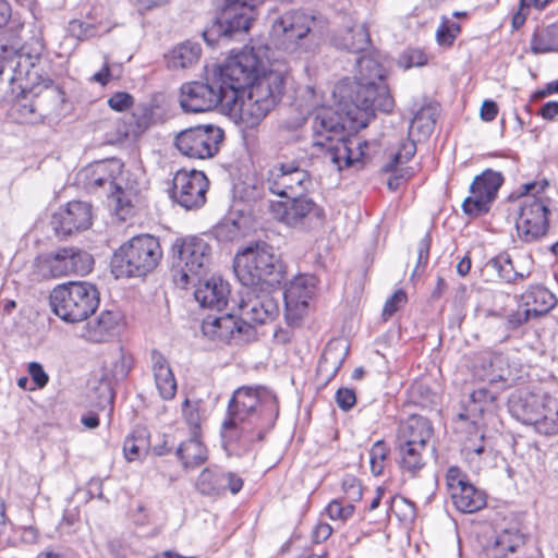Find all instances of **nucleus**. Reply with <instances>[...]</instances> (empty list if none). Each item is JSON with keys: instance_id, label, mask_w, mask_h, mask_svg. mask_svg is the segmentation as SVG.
Wrapping results in <instances>:
<instances>
[{"instance_id": "f257e3e1", "label": "nucleus", "mask_w": 558, "mask_h": 558, "mask_svg": "<svg viewBox=\"0 0 558 558\" xmlns=\"http://www.w3.org/2000/svg\"><path fill=\"white\" fill-rule=\"evenodd\" d=\"M268 53L267 46L245 47L222 65L206 66L204 81L181 86L180 106L185 112H207L222 105L245 128L257 126L281 98L289 72Z\"/></svg>"}, {"instance_id": "f03ea898", "label": "nucleus", "mask_w": 558, "mask_h": 558, "mask_svg": "<svg viewBox=\"0 0 558 558\" xmlns=\"http://www.w3.org/2000/svg\"><path fill=\"white\" fill-rule=\"evenodd\" d=\"M356 63L359 73L355 76L354 96H350L353 108L348 109L347 116L365 128L376 110L391 112L395 100L385 83L386 71L377 60L364 56Z\"/></svg>"}, {"instance_id": "7ed1b4c3", "label": "nucleus", "mask_w": 558, "mask_h": 558, "mask_svg": "<svg viewBox=\"0 0 558 558\" xmlns=\"http://www.w3.org/2000/svg\"><path fill=\"white\" fill-rule=\"evenodd\" d=\"M313 144L325 148V158L338 170L350 167L364 155L362 143L357 137H345L342 117L331 108L315 111L313 122Z\"/></svg>"}, {"instance_id": "20e7f679", "label": "nucleus", "mask_w": 558, "mask_h": 558, "mask_svg": "<svg viewBox=\"0 0 558 558\" xmlns=\"http://www.w3.org/2000/svg\"><path fill=\"white\" fill-rule=\"evenodd\" d=\"M269 411L277 413L276 397L266 388L240 387L228 405L227 418L222 423L221 435L227 444H252L255 438L245 425L247 418L256 413Z\"/></svg>"}, {"instance_id": "39448f33", "label": "nucleus", "mask_w": 558, "mask_h": 558, "mask_svg": "<svg viewBox=\"0 0 558 558\" xmlns=\"http://www.w3.org/2000/svg\"><path fill=\"white\" fill-rule=\"evenodd\" d=\"M123 167L121 160L112 158L98 161L85 170L86 186L94 192L99 189L109 191L116 204V214L121 220L130 215L141 192L138 183L130 178Z\"/></svg>"}, {"instance_id": "423d86ee", "label": "nucleus", "mask_w": 558, "mask_h": 558, "mask_svg": "<svg viewBox=\"0 0 558 558\" xmlns=\"http://www.w3.org/2000/svg\"><path fill=\"white\" fill-rule=\"evenodd\" d=\"M162 258L157 238L150 234L133 236L122 244L111 259L112 272L117 278L143 277L153 271Z\"/></svg>"}, {"instance_id": "0eeeda50", "label": "nucleus", "mask_w": 558, "mask_h": 558, "mask_svg": "<svg viewBox=\"0 0 558 558\" xmlns=\"http://www.w3.org/2000/svg\"><path fill=\"white\" fill-rule=\"evenodd\" d=\"M52 312L68 324L88 319L99 305L97 288L86 281H71L57 286L50 293Z\"/></svg>"}, {"instance_id": "6e6552de", "label": "nucleus", "mask_w": 558, "mask_h": 558, "mask_svg": "<svg viewBox=\"0 0 558 558\" xmlns=\"http://www.w3.org/2000/svg\"><path fill=\"white\" fill-rule=\"evenodd\" d=\"M508 404L518 421L533 426L537 433L545 436L558 433V401L553 397L521 390L511 395Z\"/></svg>"}, {"instance_id": "1a4fd4ad", "label": "nucleus", "mask_w": 558, "mask_h": 558, "mask_svg": "<svg viewBox=\"0 0 558 558\" xmlns=\"http://www.w3.org/2000/svg\"><path fill=\"white\" fill-rule=\"evenodd\" d=\"M234 272L245 287L259 283L279 284L283 278L281 265L266 243H256L236 254L233 263Z\"/></svg>"}, {"instance_id": "9d476101", "label": "nucleus", "mask_w": 558, "mask_h": 558, "mask_svg": "<svg viewBox=\"0 0 558 558\" xmlns=\"http://www.w3.org/2000/svg\"><path fill=\"white\" fill-rule=\"evenodd\" d=\"M316 24L314 15L291 10L277 17L271 27L272 36L288 53H311L318 45L313 32Z\"/></svg>"}, {"instance_id": "9b49d317", "label": "nucleus", "mask_w": 558, "mask_h": 558, "mask_svg": "<svg viewBox=\"0 0 558 558\" xmlns=\"http://www.w3.org/2000/svg\"><path fill=\"white\" fill-rule=\"evenodd\" d=\"M174 267L180 274L178 282L186 286L202 278L208 270L211 247L203 239L191 236L177 240L172 245Z\"/></svg>"}, {"instance_id": "f8f14e48", "label": "nucleus", "mask_w": 558, "mask_h": 558, "mask_svg": "<svg viewBox=\"0 0 558 558\" xmlns=\"http://www.w3.org/2000/svg\"><path fill=\"white\" fill-rule=\"evenodd\" d=\"M222 129L216 125H197L189 128L177 134L174 145L178 150L194 159L213 158L223 141Z\"/></svg>"}, {"instance_id": "ddd939ff", "label": "nucleus", "mask_w": 558, "mask_h": 558, "mask_svg": "<svg viewBox=\"0 0 558 558\" xmlns=\"http://www.w3.org/2000/svg\"><path fill=\"white\" fill-rule=\"evenodd\" d=\"M270 211L275 219L288 227L300 229H313L324 222V209L311 198L299 196L288 198L286 202H277L270 205Z\"/></svg>"}, {"instance_id": "4468645a", "label": "nucleus", "mask_w": 558, "mask_h": 558, "mask_svg": "<svg viewBox=\"0 0 558 558\" xmlns=\"http://www.w3.org/2000/svg\"><path fill=\"white\" fill-rule=\"evenodd\" d=\"M265 184L272 194L288 199L304 196L312 186V180L305 169L291 161L270 168Z\"/></svg>"}, {"instance_id": "2eb2a0df", "label": "nucleus", "mask_w": 558, "mask_h": 558, "mask_svg": "<svg viewBox=\"0 0 558 558\" xmlns=\"http://www.w3.org/2000/svg\"><path fill=\"white\" fill-rule=\"evenodd\" d=\"M39 265L44 274L52 278L84 276L93 269L94 258L84 250L62 247L40 258Z\"/></svg>"}, {"instance_id": "dca6fc26", "label": "nucleus", "mask_w": 558, "mask_h": 558, "mask_svg": "<svg viewBox=\"0 0 558 558\" xmlns=\"http://www.w3.org/2000/svg\"><path fill=\"white\" fill-rule=\"evenodd\" d=\"M446 485L454 507L460 512L474 513L485 507V493L476 488L459 468L450 466L448 469Z\"/></svg>"}, {"instance_id": "f3484780", "label": "nucleus", "mask_w": 558, "mask_h": 558, "mask_svg": "<svg viewBox=\"0 0 558 558\" xmlns=\"http://www.w3.org/2000/svg\"><path fill=\"white\" fill-rule=\"evenodd\" d=\"M502 182L501 173L493 170L475 177L470 186V195L462 203L463 211L471 217L488 213Z\"/></svg>"}, {"instance_id": "a211bd4d", "label": "nucleus", "mask_w": 558, "mask_h": 558, "mask_svg": "<svg viewBox=\"0 0 558 558\" xmlns=\"http://www.w3.org/2000/svg\"><path fill=\"white\" fill-rule=\"evenodd\" d=\"M208 180L197 170H179L173 178L171 196L185 209L199 208L205 204Z\"/></svg>"}, {"instance_id": "6ab92c4d", "label": "nucleus", "mask_w": 558, "mask_h": 558, "mask_svg": "<svg viewBox=\"0 0 558 558\" xmlns=\"http://www.w3.org/2000/svg\"><path fill=\"white\" fill-rule=\"evenodd\" d=\"M315 293V278L298 276L284 289V317L290 326H298L307 313L308 302Z\"/></svg>"}, {"instance_id": "aec40b11", "label": "nucleus", "mask_w": 558, "mask_h": 558, "mask_svg": "<svg viewBox=\"0 0 558 558\" xmlns=\"http://www.w3.org/2000/svg\"><path fill=\"white\" fill-rule=\"evenodd\" d=\"M240 317L243 323L253 327V324H266L278 315L277 300L265 291H257L256 287H246L239 304Z\"/></svg>"}, {"instance_id": "412c9836", "label": "nucleus", "mask_w": 558, "mask_h": 558, "mask_svg": "<svg viewBox=\"0 0 558 558\" xmlns=\"http://www.w3.org/2000/svg\"><path fill=\"white\" fill-rule=\"evenodd\" d=\"M202 331L210 339L236 343L246 341L254 336V328L243 323L241 317L235 318L232 314L207 316L203 320Z\"/></svg>"}, {"instance_id": "4be33fe9", "label": "nucleus", "mask_w": 558, "mask_h": 558, "mask_svg": "<svg viewBox=\"0 0 558 558\" xmlns=\"http://www.w3.org/2000/svg\"><path fill=\"white\" fill-rule=\"evenodd\" d=\"M548 208L543 199L533 198L526 201L520 210L515 221L519 236L531 242L543 236L548 229Z\"/></svg>"}, {"instance_id": "5701e85b", "label": "nucleus", "mask_w": 558, "mask_h": 558, "mask_svg": "<svg viewBox=\"0 0 558 558\" xmlns=\"http://www.w3.org/2000/svg\"><path fill=\"white\" fill-rule=\"evenodd\" d=\"M92 225V206L88 203L73 201L59 208L52 215L51 227L60 238L71 235L73 232L86 230Z\"/></svg>"}, {"instance_id": "b1692460", "label": "nucleus", "mask_w": 558, "mask_h": 558, "mask_svg": "<svg viewBox=\"0 0 558 558\" xmlns=\"http://www.w3.org/2000/svg\"><path fill=\"white\" fill-rule=\"evenodd\" d=\"M246 0H232L219 17L218 24L210 31L223 38H232L248 31L252 23L253 9Z\"/></svg>"}, {"instance_id": "393cba45", "label": "nucleus", "mask_w": 558, "mask_h": 558, "mask_svg": "<svg viewBox=\"0 0 558 558\" xmlns=\"http://www.w3.org/2000/svg\"><path fill=\"white\" fill-rule=\"evenodd\" d=\"M243 487V480L234 473L222 472L217 468L204 469L197 477L195 488L205 496H220L226 490L238 494Z\"/></svg>"}, {"instance_id": "a878e982", "label": "nucleus", "mask_w": 558, "mask_h": 558, "mask_svg": "<svg viewBox=\"0 0 558 558\" xmlns=\"http://www.w3.org/2000/svg\"><path fill=\"white\" fill-rule=\"evenodd\" d=\"M39 58L25 53H16L2 65L7 81L16 85L22 93L27 92L37 81L36 63Z\"/></svg>"}, {"instance_id": "bb28decb", "label": "nucleus", "mask_w": 558, "mask_h": 558, "mask_svg": "<svg viewBox=\"0 0 558 558\" xmlns=\"http://www.w3.org/2000/svg\"><path fill=\"white\" fill-rule=\"evenodd\" d=\"M196 288L194 296L202 307L221 311L227 304L230 295L229 283L220 277L209 279H197L192 282Z\"/></svg>"}, {"instance_id": "cd10ccee", "label": "nucleus", "mask_w": 558, "mask_h": 558, "mask_svg": "<svg viewBox=\"0 0 558 558\" xmlns=\"http://www.w3.org/2000/svg\"><path fill=\"white\" fill-rule=\"evenodd\" d=\"M121 318V314L118 312L101 311L97 316L87 320L82 337L90 342H106L117 333Z\"/></svg>"}, {"instance_id": "c85d7f7f", "label": "nucleus", "mask_w": 558, "mask_h": 558, "mask_svg": "<svg viewBox=\"0 0 558 558\" xmlns=\"http://www.w3.org/2000/svg\"><path fill=\"white\" fill-rule=\"evenodd\" d=\"M433 435L429 421L420 415H412L400 424L396 444L427 448Z\"/></svg>"}, {"instance_id": "c756f323", "label": "nucleus", "mask_w": 558, "mask_h": 558, "mask_svg": "<svg viewBox=\"0 0 558 558\" xmlns=\"http://www.w3.org/2000/svg\"><path fill=\"white\" fill-rule=\"evenodd\" d=\"M151 371L160 397L171 400L177 392V380L167 359L156 350L151 352Z\"/></svg>"}, {"instance_id": "7c9ffc66", "label": "nucleus", "mask_w": 558, "mask_h": 558, "mask_svg": "<svg viewBox=\"0 0 558 558\" xmlns=\"http://www.w3.org/2000/svg\"><path fill=\"white\" fill-rule=\"evenodd\" d=\"M396 444L397 463L403 475L417 477L426 465L427 448Z\"/></svg>"}, {"instance_id": "2f4dec72", "label": "nucleus", "mask_w": 558, "mask_h": 558, "mask_svg": "<svg viewBox=\"0 0 558 558\" xmlns=\"http://www.w3.org/2000/svg\"><path fill=\"white\" fill-rule=\"evenodd\" d=\"M524 306L534 316L547 314L557 304V298L543 286H533L522 294Z\"/></svg>"}, {"instance_id": "473e14b6", "label": "nucleus", "mask_w": 558, "mask_h": 558, "mask_svg": "<svg viewBox=\"0 0 558 558\" xmlns=\"http://www.w3.org/2000/svg\"><path fill=\"white\" fill-rule=\"evenodd\" d=\"M11 117L17 123H38L46 116V110L41 106L40 98H29L23 93V97L17 99L11 107Z\"/></svg>"}, {"instance_id": "72a5a7b5", "label": "nucleus", "mask_w": 558, "mask_h": 558, "mask_svg": "<svg viewBox=\"0 0 558 558\" xmlns=\"http://www.w3.org/2000/svg\"><path fill=\"white\" fill-rule=\"evenodd\" d=\"M177 456L184 469H195L202 465L208 458L207 449L199 440V435H191V438L181 442L177 449Z\"/></svg>"}, {"instance_id": "f704fd0d", "label": "nucleus", "mask_w": 558, "mask_h": 558, "mask_svg": "<svg viewBox=\"0 0 558 558\" xmlns=\"http://www.w3.org/2000/svg\"><path fill=\"white\" fill-rule=\"evenodd\" d=\"M201 57V46L197 43L184 41L168 56V65L172 69H185L198 61Z\"/></svg>"}, {"instance_id": "c9c22d12", "label": "nucleus", "mask_w": 558, "mask_h": 558, "mask_svg": "<svg viewBox=\"0 0 558 558\" xmlns=\"http://www.w3.org/2000/svg\"><path fill=\"white\" fill-rule=\"evenodd\" d=\"M436 123V108L432 105L422 107L413 117L409 129V136L427 137L432 134Z\"/></svg>"}, {"instance_id": "e433bc0d", "label": "nucleus", "mask_w": 558, "mask_h": 558, "mask_svg": "<svg viewBox=\"0 0 558 558\" xmlns=\"http://www.w3.org/2000/svg\"><path fill=\"white\" fill-rule=\"evenodd\" d=\"M340 45L343 49L351 52H362L371 45V36L364 24L354 25L349 28L340 38Z\"/></svg>"}, {"instance_id": "4c0bfd02", "label": "nucleus", "mask_w": 558, "mask_h": 558, "mask_svg": "<svg viewBox=\"0 0 558 558\" xmlns=\"http://www.w3.org/2000/svg\"><path fill=\"white\" fill-rule=\"evenodd\" d=\"M534 54L558 51V24L549 25L535 33L530 43Z\"/></svg>"}, {"instance_id": "58836bf2", "label": "nucleus", "mask_w": 558, "mask_h": 558, "mask_svg": "<svg viewBox=\"0 0 558 558\" xmlns=\"http://www.w3.org/2000/svg\"><path fill=\"white\" fill-rule=\"evenodd\" d=\"M489 265L498 272V276L508 283L523 280L529 274L515 270L513 262L508 253H501L489 260Z\"/></svg>"}, {"instance_id": "ea45409f", "label": "nucleus", "mask_w": 558, "mask_h": 558, "mask_svg": "<svg viewBox=\"0 0 558 558\" xmlns=\"http://www.w3.org/2000/svg\"><path fill=\"white\" fill-rule=\"evenodd\" d=\"M150 447L146 430H137L124 440L123 451L129 461L140 459Z\"/></svg>"}, {"instance_id": "a19ab883", "label": "nucleus", "mask_w": 558, "mask_h": 558, "mask_svg": "<svg viewBox=\"0 0 558 558\" xmlns=\"http://www.w3.org/2000/svg\"><path fill=\"white\" fill-rule=\"evenodd\" d=\"M337 351V347L332 343L326 348L318 364L319 372L328 373L330 377L336 375V373L341 367L347 354L345 350L343 349H341L339 352Z\"/></svg>"}, {"instance_id": "79ce46f5", "label": "nucleus", "mask_w": 558, "mask_h": 558, "mask_svg": "<svg viewBox=\"0 0 558 558\" xmlns=\"http://www.w3.org/2000/svg\"><path fill=\"white\" fill-rule=\"evenodd\" d=\"M525 537L517 527L505 529L500 532L495 541V546L501 550L513 553L518 547L523 545Z\"/></svg>"}, {"instance_id": "37998d69", "label": "nucleus", "mask_w": 558, "mask_h": 558, "mask_svg": "<svg viewBox=\"0 0 558 558\" xmlns=\"http://www.w3.org/2000/svg\"><path fill=\"white\" fill-rule=\"evenodd\" d=\"M390 450L383 440H377L369 450L371 471L374 475L383 474Z\"/></svg>"}, {"instance_id": "c03bdc74", "label": "nucleus", "mask_w": 558, "mask_h": 558, "mask_svg": "<svg viewBox=\"0 0 558 558\" xmlns=\"http://www.w3.org/2000/svg\"><path fill=\"white\" fill-rule=\"evenodd\" d=\"M416 151V145L414 140H409L401 144L399 150L392 156L390 162L385 167V171H395L399 165L408 162Z\"/></svg>"}, {"instance_id": "a18cd8bd", "label": "nucleus", "mask_w": 558, "mask_h": 558, "mask_svg": "<svg viewBox=\"0 0 558 558\" xmlns=\"http://www.w3.org/2000/svg\"><path fill=\"white\" fill-rule=\"evenodd\" d=\"M183 415L186 424L190 426L191 435H194V433L199 435L202 415L198 403L185 399L183 403Z\"/></svg>"}, {"instance_id": "49530a36", "label": "nucleus", "mask_w": 558, "mask_h": 558, "mask_svg": "<svg viewBox=\"0 0 558 558\" xmlns=\"http://www.w3.org/2000/svg\"><path fill=\"white\" fill-rule=\"evenodd\" d=\"M327 514L331 520L347 521L354 512L352 504L342 505L339 500H332L326 508Z\"/></svg>"}, {"instance_id": "de8ad7c7", "label": "nucleus", "mask_w": 558, "mask_h": 558, "mask_svg": "<svg viewBox=\"0 0 558 558\" xmlns=\"http://www.w3.org/2000/svg\"><path fill=\"white\" fill-rule=\"evenodd\" d=\"M407 303V294L403 290L396 291L385 303L383 317L387 320Z\"/></svg>"}, {"instance_id": "09e8293b", "label": "nucleus", "mask_w": 558, "mask_h": 558, "mask_svg": "<svg viewBox=\"0 0 558 558\" xmlns=\"http://www.w3.org/2000/svg\"><path fill=\"white\" fill-rule=\"evenodd\" d=\"M342 490L350 504L359 501L362 497V485L360 481L352 475H347L342 480Z\"/></svg>"}, {"instance_id": "8fccbe9b", "label": "nucleus", "mask_w": 558, "mask_h": 558, "mask_svg": "<svg viewBox=\"0 0 558 558\" xmlns=\"http://www.w3.org/2000/svg\"><path fill=\"white\" fill-rule=\"evenodd\" d=\"M107 102L112 110L122 112L133 106L134 98L126 92H117L108 99Z\"/></svg>"}, {"instance_id": "3c124183", "label": "nucleus", "mask_w": 558, "mask_h": 558, "mask_svg": "<svg viewBox=\"0 0 558 558\" xmlns=\"http://www.w3.org/2000/svg\"><path fill=\"white\" fill-rule=\"evenodd\" d=\"M531 317H534L529 310L524 306V308L519 307L515 312L509 314L506 320L507 329H515L520 327L522 324L530 320Z\"/></svg>"}, {"instance_id": "603ef678", "label": "nucleus", "mask_w": 558, "mask_h": 558, "mask_svg": "<svg viewBox=\"0 0 558 558\" xmlns=\"http://www.w3.org/2000/svg\"><path fill=\"white\" fill-rule=\"evenodd\" d=\"M429 246H430V238L429 235H425L420 240L417 244V264L414 269V274L418 272L420 268L422 270L426 266L429 257Z\"/></svg>"}, {"instance_id": "864d4df0", "label": "nucleus", "mask_w": 558, "mask_h": 558, "mask_svg": "<svg viewBox=\"0 0 558 558\" xmlns=\"http://www.w3.org/2000/svg\"><path fill=\"white\" fill-rule=\"evenodd\" d=\"M336 402L341 410H343V411L350 410L351 408H353V405L356 402V397H355L354 391L349 388L338 389V391L336 392Z\"/></svg>"}, {"instance_id": "5fc2aeb1", "label": "nucleus", "mask_w": 558, "mask_h": 558, "mask_svg": "<svg viewBox=\"0 0 558 558\" xmlns=\"http://www.w3.org/2000/svg\"><path fill=\"white\" fill-rule=\"evenodd\" d=\"M28 374L38 388H44L49 381L48 374L38 362H31L28 364Z\"/></svg>"}, {"instance_id": "6e6d98bb", "label": "nucleus", "mask_w": 558, "mask_h": 558, "mask_svg": "<svg viewBox=\"0 0 558 558\" xmlns=\"http://www.w3.org/2000/svg\"><path fill=\"white\" fill-rule=\"evenodd\" d=\"M131 369V361L124 354L120 353L113 362L112 376L117 379H124Z\"/></svg>"}, {"instance_id": "4d7b16f0", "label": "nucleus", "mask_w": 558, "mask_h": 558, "mask_svg": "<svg viewBox=\"0 0 558 558\" xmlns=\"http://www.w3.org/2000/svg\"><path fill=\"white\" fill-rule=\"evenodd\" d=\"M498 113V106L493 100H484L481 109H480V117L483 121L490 122L495 120L496 116Z\"/></svg>"}, {"instance_id": "13d9d810", "label": "nucleus", "mask_w": 558, "mask_h": 558, "mask_svg": "<svg viewBox=\"0 0 558 558\" xmlns=\"http://www.w3.org/2000/svg\"><path fill=\"white\" fill-rule=\"evenodd\" d=\"M331 533L332 527L328 523L322 522L314 527L312 537L315 543H322L329 538Z\"/></svg>"}, {"instance_id": "bf43d9fd", "label": "nucleus", "mask_w": 558, "mask_h": 558, "mask_svg": "<svg viewBox=\"0 0 558 558\" xmlns=\"http://www.w3.org/2000/svg\"><path fill=\"white\" fill-rule=\"evenodd\" d=\"M456 39H449V28L441 23L436 29V41L441 47H451Z\"/></svg>"}, {"instance_id": "052dcab7", "label": "nucleus", "mask_w": 558, "mask_h": 558, "mask_svg": "<svg viewBox=\"0 0 558 558\" xmlns=\"http://www.w3.org/2000/svg\"><path fill=\"white\" fill-rule=\"evenodd\" d=\"M80 28V33L76 34L78 38H88L95 35L94 26L85 24L83 22L73 21L71 22V31L74 33L75 28Z\"/></svg>"}, {"instance_id": "680f3d73", "label": "nucleus", "mask_w": 558, "mask_h": 558, "mask_svg": "<svg viewBox=\"0 0 558 558\" xmlns=\"http://www.w3.org/2000/svg\"><path fill=\"white\" fill-rule=\"evenodd\" d=\"M539 114L546 120H553L558 116V101H548L543 105Z\"/></svg>"}, {"instance_id": "e2e57ef3", "label": "nucleus", "mask_w": 558, "mask_h": 558, "mask_svg": "<svg viewBox=\"0 0 558 558\" xmlns=\"http://www.w3.org/2000/svg\"><path fill=\"white\" fill-rule=\"evenodd\" d=\"M111 78L110 66L107 62L102 65L101 70L94 74L93 81L99 83L105 86Z\"/></svg>"}, {"instance_id": "0e129e2a", "label": "nucleus", "mask_w": 558, "mask_h": 558, "mask_svg": "<svg viewBox=\"0 0 558 558\" xmlns=\"http://www.w3.org/2000/svg\"><path fill=\"white\" fill-rule=\"evenodd\" d=\"M440 23L449 28V39H456L461 33L460 24L449 21L446 16H441Z\"/></svg>"}, {"instance_id": "69168bd1", "label": "nucleus", "mask_w": 558, "mask_h": 558, "mask_svg": "<svg viewBox=\"0 0 558 558\" xmlns=\"http://www.w3.org/2000/svg\"><path fill=\"white\" fill-rule=\"evenodd\" d=\"M11 16V7L7 0H0V27L4 26Z\"/></svg>"}, {"instance_id": "338daca9", "label": "nucleus", "mask_w": 558, "mask_h": 558, "mask_svg": "<svg viewBox=\"0 0 558 558\" xmlns=\"http://www.w3.org/2000/svg\"><path fill=\"white\" fill-rule=\"evenodd\" d=\"M551 0H521V9L534 7L538 10L545 9Z\"/></svg>"}, {"instance_id": "774afa93", "label": "nucleus", "mask_w": 558, "mask_h": 558, "mask_svg": "<svg viewBox=\"0 0 558 558\" xmlns=\"http://www.w3.org/2000/svg\"><path fill=\"white\" fill-rule=\"evenodd\" d=\"M471 259L469 256H464L457 265V272L464 277L470 272Z\"/></svg>"}]
</instances>
